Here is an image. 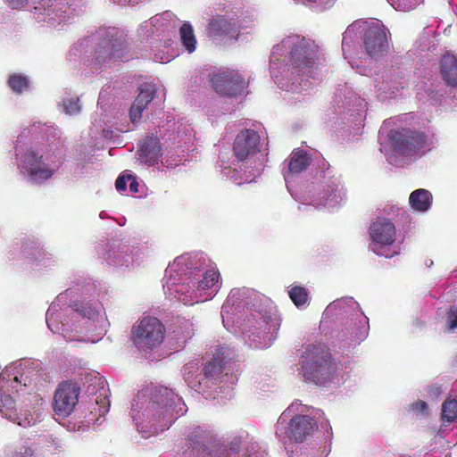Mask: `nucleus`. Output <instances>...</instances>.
Returning a JSON list of instances; mask_svg holds the SVG:
<instances>
[{"mask_svg": "<svg viewBox=\"0 0 457 457\" xmlns=\"http://www.w3.org/2000/svg\"><path fill=\"white\" fill-rule=\"evenodd\" d=\"M200 257L186 253L176 257L165 270L163 292L166 299L191 306L200 301Z\"/></svg>", "mask_w": 457, "mask_h": 457, "instance_id": "7", "label": "nucleus"}, {"mask_svg": "<svg viewBox=\"0 0 457 457\" xmlns=\"http://www.w3.org/2000/svg\"><path fill=\"white\" fill-rule=\"evenodd\" d=\"M412 410L417 413H426L428 411V404L424 401H418L412 404Z\"/></svg>", "mask_w": 457, "mask_h": 457, "instance_id": "48", "label": "nucleus"}, {"mask_svg": "<svg viewBox=\"0 0 457 457\" xmlns=\"http://www.w3.org/2000/svg\"><path fill=\"white\" fill-rule=\"evenodd\" d=\"M175 54H167L164 56L158 57L155 55V61H158L160 62L165 63L170 62L174 58Z\"/></svg>", "mask_w": 457, "mask_h": 457, "instance_id": "51", "label": "nucleus"}, {"mask_svg": "<svg viewBox=\"0 0 457 457\" xmlns=\"http://www.w3.org/2000/svg\"><path fill=\"white\" fill-rule=\"evenodd\" d=\"M444 422L452 423L457 420V400H446L442 406Z\"/></svg>", "mask_w": 457, "mask_h": 457, "instance_id": "38", "label": "nucleus"}, {"mask_svg": "<svg viewBox=\"0 0 457 457\" xmlns=\"http://www.w3.org/2000/svg\"><path fill=\"white\" fill-rule=\"evenodd\" d=\"M105 94L104 92H100L99 99H98V106L96 111L95 115L93 116V128L90 129L89 136L91 137L92 142H90V145L88 149H87V153H92L93 147L96 145L97 141L101 137H109L110 131L105 129V125L110 122V115L112 112L111 106H108L104 104Z\"/></svg>", "mask_w": 457, "mask_h": 457, "instance_id": "28", "label": "nucleus"}, {"mask_svg": "<svg viewBox=\"0 0 457 457\" xmlns=\"http://www.w3.org/2000/svg\"><path fill=\"white\" fill-rule=\"evenodd\" d=\"M256 18L255 11L244 9L241 4H237L225 14L218 15L210 21L208 33L216 40L233 42L237 40L239 29L251 28Z\"/></svg>", "mask_w": 457, "mask_h": 457, "instance_id": "14", "label": "nucleus"}, {"mask_svg": "<svg viewBox=\"0 0 457 457\" xmlns=\"http://www.w3.org/2000/svg\"><path fill=\"white\" fill-rule=\"evenodd\" d=\"M441 74L444 80L450 86L457 87V58L446 54L441 61Z\"/></svg>", "mask_w": 457, "mask_h": 457, "instance_id": "34", "label": "nucleus"}, {"mask_svg": "<svg viewBox=\"0 0 457 457\" xmlns=\"http://www.w3.org/2000/svg\"><path fill=\"white\" fill-rule=\"evenodd\" d=\"M101 38L95 58L99 63L107 64L112 61L129 59L127 34L118 28L102 29L98 31Z\"/></svg>", "mask_w": 457, "mask_h": 457, "instance_id": "19", "label": "nucleus"}, {"mask_svg": "<svg viewBox=\"0 0 457 457\" xmlns=\"http://www.w3.org/2000/svg\"><path fill=\"white\" fill-rule=\"evenodd\" d=\"M164 337L165 327L155 317H143L131 328V340L141 352L157 348L162 345Z\"/></svg>", "mask_w": 457, "mask_h": 457, "instance_id": "21", "label": "nucleus"}, {"mask_svg": "<svg viewBox=\"0 0 457 457\" xmlns=\"http://www.w3.org/2000/svg\"><path fill=\"white\" fill-rule=\"evenodd\" d=\"M310 156L305 151L296 150L292 153L287 170L284 171L287 187L292 195L294 194L290 187L291 181L295 175L301 173L310 165Z\"/></svg>", "mask_w": 457, "mask_h": 457, "instance_id": "31", "label": "nucleus"}, {"mask_svg": "<svg viewBox=\"0 0 457 457\" xmlns=\"http://www.w3.org/2000/svg\"><path fill=\"white\" fill-rule=\"evenodd\" d=\"M127 179L129 181V191L132 194H136L139 192V183L137 182L136 177L131 174H127Z\"/></svg>", "mask_w": 457, "mask_h": 457, "instance_id": "47", "label": "nucleus"}, {"mask_svg": "<svg viewBox=\"0 0 457 457\" xmlns=\"http://www.w3.org/2000/svg\"><path fill=\"white\" fill-rule=\"evenodd\" d=\"M386 126V122H384V125L381 127V129L379 130L380 135H383L385 133Z\"/></svg>", "mask_w": 457, "mask_h": 457, "instance_id": "54", "label": "nucleus"}, {"mask_svg": "<svg viewBox=\"0 0 457 457\" xmlns=\"http://www.w3.org/2000/svg\"><path fill=\"white\" fill-rule=\"evenodd\" d=\"M100 254L103 261L109 266L120 270H134L143 262V253L140 248L126 242L108 245Z\"/></svg>", "mask_w": 457, "mask_h": 457, "instance_id": "23", "label": "nucleus"}, {"mask_svg": "<svg viewBox=\"0 0 457 457\" xmlns=\"http://www.w3.org/2000/svg\"><path fill=\"white\" fill-rule=\"evenodd\" d=\"M21 136L15 145V162L20 174L28 182L42 185L59 170L63 161V152L57 145L46 148H23Z\"/></svg>", "mask_w": 457, "mask_h": 457, "instance_id": "8", "label": "nucleus"}, {"mask_svg": "<svg viewBox=\"0 0 457 457\" xmlns=\"http://www.w3.org/2000/svg\"><path fill=\"white\" fill-rule=\"evenodd\" d=\"M199 90L198 77L192 78L187 91L191 94L197 93Z\"/></svg>", "mask_w": 457, "mask_h": 457, "instance_id": "50", "label": "nucleus"}, {"mask_svg": "<svg viewBox=\"0 0 457 457\" xmlns=\"http://www.w3.org/2000/svg\"><path fill=\"white\" fill-rule=\"evenodd\" d=\"M242 438L238 436L226 440L212 431L202 430V457H267L265 449L253 443L241 452Z\"/></svg>", "mask_w": 457, "mask_h": 457, "instance_id": "15", "label": "nucleus"}, {"mask_svg": "<svg viewBox=\"0 0 457 457\" xmlns=\"http://www.w3.org/2000/svg\"><path fill=\"white\" fill-rule=\"evenodd\" d=\"M5 2L12 9H21L28 4L29 0H5Z\"/></svg>", "mask_w": 457, "mask_h": 457, "instance_id": "49", "label": "nucleus"}, {"mask_svg": "<svg viewBox=\"0 0 457 457\" xmlns=\"http://www.w3.org/2000/svg\"><path fill=\"white\" fill-rule=\"evenodd\" d=\"M155 92L156 87L154 84H145L141 87L139 94L129 110V117L133 123L141 119L142 112L154 99Z\"/></svg>", "mask_w": 457, "mask_h": 457, "instance_id": "32", "label": "nucleus"}, {"mask_svg": "<svg viewBox=\"0 0 457 457\" xmlns=\"http://www.w3.org/2000/svg\"><path fill=\"white\" fill-rule=\"evenodd\" d=\"M188 449L185 451L187 457H198L200 454V436L197 431H194L187 440Z\"/></svg>", "mask_w": 457, "mask_h": 457, "instance_id": "40", "label": "nucleus"}, {"mask_svg": "<svg viewBox=\"0 0 457 457\" xmlns=\"http://www.w3.org/2000/svg\"><path fill=\"white\" fill-rule=\"evenodd\" d=\"M336 103L339 112H346L349 116L353 117V122L355 126L361 125L367 108V102L364 98L358 96L355 92L348 88H345L344 92L337 94Z\"/></svg>", "mask_w": 457, "mask_h": 457, "instance_id": "27", "label": "nucleus"}, {"mask_svg": "<svg viewBox=\"0 0 457 457\" xmlns=\"http://www.w3.org/2000/svg\"><path fill=\"white\" fill-rule=\"evenodd\" d=\"M299 374L305 381L326 386L332 381L337 364L329 349L322 343H306L298 350Z\"/></svg>", "mask_w": 457, "mask_h": 457, "instance_id": "12", "label": "nucleus"}, {"mask_svg": "<svg viewBox=\"0 0 457 457\" xmlns=\"http://www.w3.org/2000/svg\"><path fill=\"white\" fill-rule=\"evenodd\" d=\"M162 157L160 141L156 137H145L138 149L139 161L148 166L159 163Z\"/></svg>", "mask_w": 457, "mask_h": 457, "instance_id": "30", "label": "nucleus"}, {"mask_svg": "<svg viewBox=\"0 0 457 457\" xmlns=\"http://www.w3.org/2000/svg\"><path fill=\"white\" fill-rule=\"evenodd\" d=\"M202 303L212 300L221 287L220 274L216 265L202 256Z\"/></svg>", "mask_w": 457, "mask_h": 457, "instance_id": "29", "label": "nucleus"}, {"mask_svg": "<svg viewBox=\"0 0 457 457\" xmlns=\"http://www.w3.org/2000/svg\"><path fill=\"white\" fill-rule=\"evenodd\" d=\"M187 408L182 398L169 387L151 386L140 390L133 399L130 415L143 438L168 429Z\"/></svg>", "mask_w": 457, "mask_h": 457, "instance_id": "6", "label": "nucleus"}, {"mask_svg": "<svg viewBox=\"0 0 457 457\" xmlns=\"http://www.w3.org/2000/svg\"><path fill=\"white\" fill-rule=\"evenodd\" d=\"M224 328L253 348H269L280 327L278 311L270 303H263L249 289L230 291L221 308Z\"/></svg>", "mask_w": 457, "mask_h": 457, "instance_id": "1", "label": "nucleus"}, {"mask_svg": "<svg viewBox=\"0 0 457 457\" xmlns=\"http://www.w3.org/2000/svg\"><path fill=\"white\" fill-rule=\"evenodd\" d=\"M370 249L374 253L386 258H392L400 253L396 244V230L388 219H378L370 227Z\"/></svg>", "mask_w": 457, "mask_h": 457, "instance_id": "20", "label": "nucleus"}, {"mask_svg": "<svg viewBox=\"0 0 457 457\" xmlns=\"http://www.w3.org/2000/svg\"><path fill=\"white\" fill-rule=\"evenodd\" d=\"M423 0H395L391 5L399 11L409 12L418 6Z\"/></svg>", "mask_w": 457, "mask_h": 457, "instance_id": "41", "label": "nucleus"}, {"mask_svg": "<svg viewBox=\"0 0 457 457\" xmlns=\"http://www.w3.org/2000/svg\"><path fill=\"white\" fill-rule=\"evenodd\" d=\"M234 357V353L228 346H211L206 352L207 361L204 363V374L206 378L220 380L226 384L234 385L237 381V376L229 374L227 368L229 361Z\"/></svg>", "mask_w": 457, "mask_h": 457, "instance_id": "22", "label": "nucleus"}, {"mask_svg": "<svg viewBox=\"0 0 457 457\" xmlns=\"http://www.w3.org/2000/svg\"><path fill=\"white\" fill-rule=\"evenodd\" d=\"M447 327L449 330H453L457 328V308L451 307L447 312L446 317Z\"/></svg>", "mask_w": 457, "mask_h": 457, "instance_id": "43", "label": "nucleus"}, {"mask_svg": "<svg viewBox=\"0 0 457 457\" xmlns=\"http://www.w3.org/2000/svg\"><path fill=\"white\" fill-rule=\"evenodd\" d=\"M182 373L187 386L197 392L200 387L199 361L195 359L186 363L183 367Z\"/></svg>", "mask_w": 457, "mask_h": 457, "instance_id": "35", "label": "nucleus"}, {"mask_svg": "<svg viewBox=\"0 0 457 457\" xmlns=\"http://www.w3.org/2000/svg\"><path fill=\"white\" fill-rule=\"evenodd\" d=\"M288 295L297 308H303L308 304V292L303 287H292L288 291Z\"/></svg>", "mask_w": 457, "mask_h": 457, "instance_id": "37", "label": "nucleus"}, {"mask_svg": "<svg viewBox=\"0 0 457 457\" xmlns=\"http://www.w3.org/2000/svg\"><path fill=\"white\" fill-rule=\"evenodd\" d=\"M211 81L219 95L234 98L245 95L248 84L245 78L234 70L220 71L213 74Z\"/></svg>", "mask_w": 457, "mask_h": 457, "instance_id": "25", "label": "nucleus"}, {"mask_svg": "<svg viewBox=\"0 0 457 457\" xmlns=\"http://www.w3.org/2000/svg\"><path fill=\"white\" fill-rule=\"evenodd\" d=\"M129 181L127 179V175L121 174L118 177L115 187L120 193H124L127 190V183Z\"/></svg>", "mask_w": 457, "mask_h": 457, "instance_id": "45", "label": "nucleus"}, {"mask_svg": "<svg viewBox=\"0 0 457 457\" xmlns=\"http://www.w3.org/2000/svg\"><path fill=\"white\" fill-rule=\"evenodd\" d=\"M80 395L79 386L71 381L61 383L55 390L53 409L56 415L67 417L74 411Z\"/></svg>", "mask_w": 457, "mask_h": 457, "instance_id": "26", "label": "nucleus"}, {"mask_svg": "<svg viewBox=\"0 0 457 457\" xmlns=\"http://www.w3.org/2000/svg\"><path fill=\"white\" fill-rule=\"evenodd\" d=\"M61 111L68 115L79 114L81 111V104L78 97H65L60 104Z\"/></svg>", "mask_w": 457, "mask_h": 457, "instance_id": "39", "label": "nucleus"}, {"mask_svg": "<svg viewBox=\"0 0 457 457\" xmlns=\"http://www.w3.org/2000/svg\"><path fill=\"white\" fill-rule=\"evenodd\" d=\"M46 124H43V127H42V128H40V131H45V130H46Z\"/></svg>", "mask_w": 457, "mask_h": 457, "instance_id": "57", "label": "nucleus"}, {"mask_svg": "<svg viewBox=\"0 0 457 457\" xmlns=\"http://www.w3.org/2000/svg\"><path fill=\"white\" fill-rule=\"evenodd\" d=\"M29 78L19 73L10 75L8 79L10 88L16 94H22L29 91Z\"/></svg>", "mask_w": 457, "mask_h": 457, "instance_id": "36", "label": "nucleus"}, {"mask_svg": "<svg viewBox=\"0 0 457 457\" xmlns=\"http://www.w3.org/2000/svg\"><path fill=\"white\" fill-rule=\"evenodd\" d=\"M323 317L345 320V328L340 337L348 347L360 345L369 335V319L353 297L335 300L327 306Z\"/></svg>", "mask_w": 457, "mask_h": 457, "instance_id": "11", "label": "nucleus"}, {"mask_svg": "<svg viewBox=\"0 0 457 457\" xmlns=\"http://www.w3.org/2000/svg\"><path fill=\"white\" fill-rule=\"evenodd\" d=\"M41 373L31 361L12 363L0 373V412L7 420L28 428L45 417V401L38 389Z\"/></svg>", "mask_w": 457, "mask_h": 457, "instance_id": "2", "label": "nucleus"}, {"mask_svg": "<svg viewBox=\"0 0 457 457\" xmlns=\"http://www.w3.org/2000/svg\"><path fill=\"white\" fill-rule=\"evenodd\" d=\"M435 394H436V395H439L441 394V390H440V388H439V387H436V388H435Z\"/></svg>", "mask_w": 457, "mask_h": 457, "instance_id": "56", "label": "nucleus"}, {"mask_svg": "<svg viewBox=\"0 0 457 457\" xmlns=\"http://www.w3.org/2000/svg\"><path fill=\"white\" fill-rule=\"evenodd\" d=\"M13 457H36L33 449L27 445H21L18 447L14 453Z\"/></svg>", "mask_w": 457, "mask_h": 457, "instance_id": "44", "label": "nucleus"}, {"mask_svg": "<svg viewBox=\"0 0 457 457\" xmlns=\"http://www.w3.org/2000/svg\"><path fill=\"white\" fill-rule=\"evenodd\" d=\"M346 199V189L339 176H325L317 192L298 198L303 204L329 211L342 206Z\"/></svg>", "mask_w": 457, "mask_h": 457, "instance_id": "17", "label": "nucleus"}, {"mask_svg": "<svg viewBox=\"0 0 457 457\" xmlns=\"http://www.w3.org/2000/svg\"><path fill=\"white\" fill-rule=\"evenodd\" d=\"M79 0H36L33 14L37 21L56 27L79 14Z\"/></svg>", "mask_w": 457, "mask_h": 457, "instance_id": "18", "label": "nucleus"}, {"mask_svg": "<svg viewBox=\"0 0 457 457\" xmlns=\"http://www.w3.org/2000/svg\"><path fill=\"white\" fill-rule=\"evenodd\" d=\"M83 379L87 394L90 397V414L96 417V422L100 424V418L104 417L110 408L106 381L95 370L85 372Z\"/></svg>", "mask_w": 457, "mask_h": 457, "instance_id": "24", "label": "nucleus"}, {"mask_svg": "<svg viewBox=\"0 0 457 457\" xmlns=\"http://www.w3.org/2000/svg\"><path fill=\"white\" fill-rule=\"evenodd\" d=\"M319 60V47L313 40L290 35L273 46L270 72L280 89L300 94L318 74Z\"/></svg>", "mask_w": 457, "mask_h": 457, "instance_id": "4", "label": "nucleus"}, {"mask_svg": "<svg viewBox=\"0 0 457 457\" xmlns=\"http://www.w3.org/2000/svg\"><path fill=\"white\" fill-rule=\"evenodd\" d=\"M386 33L387 29L378 20H357L350 24L343 34L342 51L345 59L353 69H356L357 72L363 76L359 81V89L363 95L373 90L387 93L390 90H397L399 87L384 72H377L374 79L370 78L371 69L360 66L353 59V55L362 47V42L370 57H377L386 53L388 49Z\"/></svg>", "mask_w": 457, "mask_h": 457, "instance_id": "5", "label": "nucleus"}, {"mask_svg": "<svg viewBox=\"0 0 457 457\" xmlns=\"http://www.w3.org/2000/svg\"><path fill=\"white\" fill-rule=\"evenodd\" d=\"M265 141L264 133L260 134L254 129H244L235 138L233 150L236 157L240 161L252 162L253 160L255 173L245 172L244 178L240 180L235 179L237 184L250 183L254 180L256 176L261 174V167L264 160V154H262V146Z\"/></svg>", "mask_w": 457, "mask_h": 457, "instance_id": "16", "label": "nucleus"}, {"mask_svg": "<svg viewBox=\"0 0 457 457\" xmlns=\"http://www.w3.org/2000/svg\"><path fill=\"white\" fill-rule=\"evenodd\" d=\"M115 4H137L140 0H112Z\"/></svg>", "mask_w": 457, "mask_h": 457, "instance_id": "52", "label": "nucleus"}, {"mask_svg": "<svg viewBox=\"0 0 457 457\" xmlns=\"http://www.w3.org/2000/svg\"><path fill=\"white\" fill-rule=\"evenodd\" d=\"M295 3H300L309 8L314 9L316 11H323L326 8L327 4L330 2V0H294Z\"/></svg>", "mask_w": 457, "mask_h": 457, "instance_id": "42", "label": "nucleus"}, {"mask_svg": "<svg viewBox=\"0 0 457 457\" xmlns=\"http://www.w3.org/2000/svg\"><path fill=\"white\" fill-rule=\"evenodd\" d=\"M99 217L100 219L104 220V219H106L108 217V214L105 211H102L100 213H99Z\"/></svg>", "mask_w": 457, "mask_h": 457, "instance_id": "53", "label": "nucleus"}, {"mask_svg": "<svg viewBox=\"0 0 457 457\" xmlns=\"http://www.w3.org/2000/svg\"><path fill=\"white\" fill-rule=\"evenodd\" d=\"M411 208L418 212H426L432 204V194L424 188L412 191L409 196Z\"/></svg>", "mask_w": 457, "mask_h": 457, "instance_id": "33", "label": "nucleus"}, {"mask_svg": "<svg viewBox=\"0 0 457 457\" xmlns=\"http://www.w3.org/2000/svg\"><path fill=\"white\" fill-rule=\"evenodd\" d=\"M323 419V412L299 401L291 403L279 416L276 436L284 442H302L318 428Z\"/></svg>", "mask_w": 457, "mask_h": 457, "instance_id": "10", "label": "nucleus"}, {"mask_svg": "<svg viewBox=\"0 0 457 457\" xmlns=\"http://www.w3.org/2000/svg\"><path fill=\"white\" fill-rule=\"evenodd\" d=\"M34 245L35 244L33 242H24L20 247V254L22 257H28L29 255L33 254L30 251L34 249Z\"/></svg>", "mask_w": 457, "mask_h": 457, "instance_id": "46", "label": "nucleus"}, {"mask_svg": "<svg viewBox=\"0 0 457 457\" xmlns=\"http://www.w3.org/2000/svg\"><path fill=\"white\" fill-rule=\"evenodd\" d=\"M179 27L183 46L189 54L193 53L196 48V38L192 25L189 22L180 25V20L170 11L155 14L143 21L137 32L139 37L148 38L172 34Z\"/></svg>", "mask_w": 457, "mask_h": 457, "instance_id": "13", "label": "nucleus"}, {"mask_svg": "<svg viewBox=\"0 0 457 457\" xmlns=\"http://www.w3.org/2000/svg\"><path fill=\"white\" fill-rule=\"evenodd\" d=\"M79 289L68 288L50 304L46 320L48 328L68 342H98L109 323L103 304L97 300L77 302Z\"/></svg>", "mask_w": 457, "mask_h": 457, "instance_id": "3", "label": "nucleus"}, {"mask_svg": "<svg viewBox=\"0 0 457 457\" xmlns=\"http://www.w3.org/2000/svg\"><path fill=\"white\" fill-rule=\"evenodd\" d=\"M10 255L12 259H15V249L10 251Z\"/></svg>", "mask_w": 457, "mask_h": 457, "instance_id": "55", "label": "nucleus"}, {"mask_svg": "<svg viewBox=\"0 0 457 457\" xmlns=\"http://www.w3.org/2000/svg\"><path fill=\"white\" fill-rule=\"evenodd\" d=\"M435 143L433 135L409 129H392L387 134V139L380 142V151L389 163L403 166L430 151Z\"/></svg>", "mask_w": 457, "mask_h": 457, "instance_id": "9", "label": "nucleus"}]
</instances>
